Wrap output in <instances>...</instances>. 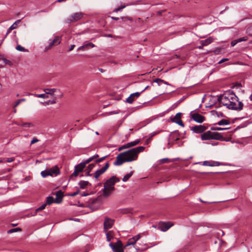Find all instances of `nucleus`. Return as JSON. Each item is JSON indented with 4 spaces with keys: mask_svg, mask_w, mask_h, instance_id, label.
<instances>
[{
    "mask_svg": "<svg viewBox=\"0 0 252 252\" xmlns=\"http://www.w3.org/2000/svg\"><path fill=\"white\" fill-rule=\"evenodd\" d=\"M4 62V63L6 64H8L9 65H11L12 64L11 62L9 60H8L5 58H2L1 59Z\"/></svg>",
    "mask_w": 252,
    "mask_h": 252,
    "instance_id": "ea45409f",
    "label": "nucleus"
},
{
    "mask_svg": "<svg viewBox=\"0 0 252 252\" xmlns=\"http://www.w3.org/2000/svg\"><path fill=\"white\" fill-rule=\"evenodd\" d=\"M247 40H248V38L247 37H243L238 38L237 40V42H240L244 41H247Z\"/></svg>",
    "mask_w": 252,
    "mask_h": 252,
    "instance_id": "a18cd8bd",
    "label": "nucleus"
},
{
    "mask_svg": "<svg viewBox=\"0 0 252 252\" xmlns=\"http://www.w3.org/2000/svg\"><path fill=\"white\" fill-rule=\"evenodd\" d=\"M86 165V164L84 161L76 165L75 167L74 171L71 175V177L77 176L80 172H82L83 171Z\"/></svg>",
    "mask_w": 252,
    "mask_h": 252,
    "instance_id": "0eeeda50",
    "label": "nucleus"
},
{
    "mask_svg": "<svg viewBox=\"0 0 252 252\" xmlns=\"http://www.w3.org/2000/svg\"><path fill=\"white\" fill-rule=\"evenodd\" d=\"M60 173L59 168L57 166H55L53 168L41 171V175L42 177L45 178L48 176H53V174L57 176L60 174Z\"/></svg>",
    "mask_w": 252,
    "mask_h": 252,
    "instance_id": "20e7f679",
    "label": "nucleus"
},
{
    "mask_svg": "<svg viewBox=\"0 0 252 252\" xmlns=\"http://www.w3.org/2000/svg\"><path fill=\"white\" fill-rule=\"evenodd\" d=\"M140 143V140H135L134 141H132V142H130V145L131 146V147H133V146H134L137 144H138L139 143Z\"/></svg>",
    "mask_w": 252,
    "mask_h": 252,
    "instance_id": "37998d69",
    "label": "nucleus"
},
{
    "mask_svg": "<svg viewBox=\"0 0 252 252\" xmlns=\"http://www.w3.org/2000/svg\"><path fill=\"white\" fill-rule=\"evenodd\" d=\"M16 49L18 51H21V52H28V50L26 49H25L24 47L21 46L20 45H18L16 47Z\"/></svg>",
    "mask_w": 252,
    "mask_h": 252,
    "instance_id": "473e14b6",
    "label": "nucleus"
},
{
    "mask_svg": "<svg viewBox=\"0 0 252 252\" xmlns=\"http://www.w3.org/2000/svg\"><path fill=\"white\" fill-rule=\"evenodd\" d=\"M109 246L112 248L113 252H124L123 244L120 240H118L116 243H110Z\"/></svg>",
    "mask_w": 252,
    "mask_h": 252,
    "instance_id": "39448f33",
    "label": "nucleus"
},
{
    "mask_svg": "<svg viewBox=\"0 0 252 252\" xmlns=\"http://www.w3.org/2000/svg\"><path fill=\"white\" fill-rule=\"evenodd\" d=\"M74 47H75V45H74V44H73V45H71V46H70V47L69 48V49L68 51H72V50L74 49Z\"/></svg>",
    "mask_w": 252,
    "mask_h": 252,
    "instance_id": "680f3d73",
    "label": "nucleus"
},
{
    "mask_svg": "<svg viewBox=\"0 0 252 252\" xmlns=\"http://www.w3.org/2000/svg\"><path fill=\"white\" fill-rule=\"evenodd\" d=\"M142 93L136 92L130 94V95L126 99V102L129 103H131L134 101L135 97H138Z\"/></svg>",
    "mask_w": 252,
    "mask_h": 252,
    "instance_id": "a211bd4d",
    "label": "nucleus"
},
{
    "mask_svg": "<svg viewBox=\"0 0 252 252\" xmlns=\"http://www.w3.org/2000/svg\"><path fill=\"white\" fill-rule=\"evenodd\" d=\"M218 100L229 109L240 111L243 108V103L239 101L238 97L232 91L225 92L219 96Z\"/></svg>",
    "mask_w": 252,
    "mask_h": 252,
    "instance_id": "f257e3e1",
    "label": "nucleus"
},
{
    "mask_svg": "<svg viewBox=\"0 0 252 252\" xmlns=\"http://www.w3.org/2000/svg\"><path fill=\"white\" fill-rule=\"evenodd\" d=\"M114 220L109 219L107 217L105 218L104 222V229L105 230L108 229L112 227L114 224Z\"/></svg>",
    "mask_w": 252,
    "mask_h": 252,
    "instance_id": "2eb2a0df",
    "label": "nucleus"
},
{
    "mask_svg": "<svg viewBox=\"0 0 252 252\" xmlns=\"http://www.w3.org/2000/svg\"><path fill=\"white\" fill-rule=\"evenodd\" d=\"M237 43V40L236 41L235 40V41H232L231 44L232 46H234Z\"/></svg>",
    "mask_w": 252,
    "mask_h": 252,
    "instance_id": "69168bd1",
    "label": "nucleus"
},
{
    "mask_svg": "<svg viewBox=\"0 0 252 252\" xmlns=\"http://www.w3.org/2000/svg\"><path fill=\"white\" fill-rule=\"evenodd\" d=\"M21 126L24 127H30L32 126V124L30 123H23Z\"/></svg>",
    "mask_w": 252,
    "mask_h": 252,
    "instance_id": "49530a36",
    "label": "nucleus"
},
{
    "mask_svg": "<svg viewBox=\"0 0 252 252\" xmlns=\"http://www.w3.org/2000/svg\"><path fill=\"white\" fill-rule=\"evenodd\" d=\"M202 165L205 166H219L220 165V163L218 161H204L203 162Z\"/></svg>",
    "mask_w": 252,
    "mask_h": 252,
    "instance_id": "6ab92c4d",
    "label": "nucleus"
},
{
    "mask_svg": "<svg viewBox=\"0 0 252 252\" xmlns=\"http://www.w3.org/2000/svg\"><path fill=\"white\" fill-rule=\"evenodd\" d=\"M181 113H178L174 117H171L170 119L172 122L175 123L180 126L184 127V124L181 120Z\"/></svg>",
    "mask_w": 252,
    "mask_h": 252,
    "instance_id": "9d476101",
    "label": "nucleus"
},
{
    "mask_svg": "<svg viewBox=\"0 0 252 252\" xmlns=\"http://www.w3.org/2000/svg\"><path fill=\"white\" fill-rule=\"evenodd\" d=\"M91 202H92L93 204L95 203L96 201H97V199H93L91 200Z\"/></svg>",
    "mask_w": 252,
    "mask_h": 252,
    "instance_id": "052dcab7",
    "label": "nucleus"
},
{
    "mask_svg": "<svg viewBox=\"0 0 252 252\" xmlns=\"http://www.w3.org/2000/svg\"><path fill=\"white\" fill-rule=\"evenodd\" d=\"M79 193V190L77 189L76 190V191H75L74 192H73V193H71L68 194V196H75L76 195L78 194Z\"/></svg>",
    "mask_w": 252,
    "mask_h": 252,
    "instance_id": "de8ad7c7",
    "label": "nucleus"
},
{
    "mask_svg": "<svg viewBox=\"0 0 252 252\" xmlns=\"http://www.w3.org/2000/svg\"><path fill=\"white\" fill-rule=\"evenodd\" d=\"M14 160V158H7V160H6L7 162H11Z\"/></svg>",
    "mask_w": 252,
    "mask_h": 252,
    "instance_id": "5fc2aeb1",
    "label": "nucleus"
},
{
    "mask_svg": "<svg viewBox=\"0 0 252 252\" xmlns=\"http://www.w3.org/2000/svg\"><path fill=\"white\" fill-rule=\"evenodd\" d=\"M111 19L116 21H118L119 19V18L115 17H111Z\"/></svg>",
    "mask_w": 252,
    "mask_h": 252,
    "instance_id": "338daca9",
    "label": "nucleus"
},
{
    "mask_svg": "<svg viewBox=\"0 0 252 252\" xmlns=\"http://www.w3.org/2000/svg\"><path fill=\"white\" fill-rule=\"evenodd\" d=\"M228 129V128H222L220 127H212L211 128V130H222L224 129Z\"/></svg>",
    "mask_w": 252,
    "mask_h": 252,
    "instance_id": "e433bc0d",
    "label": "nucleus"
},
{
    "mask_svg": "<svg viewBox=\"0 0 252 252\" xmlns=\"http://www.w3.org/2000/svg\"><path fill=\"white\" fill-rule=\"evenodd\" d=\"M89 184V183L88 181H81L79 183V185L81 189H84Z\"/></svg>",
    "mask_w": 252,
    "mask_h": 252,
    "instance_id": "c85d7f7f",
    "label": "nucleus"
},
{
    "mask_svg": "<svg viewBox=\"0 0 252 252\" xmlns=\"http://www.w3.org/2000/svg\"><path fill=\"white\" fill-rule=\"evenodd\" d=\"M46 206V203L42 204L39 207H38L37 209H36V212H38L39 211L44 209Z\"/></svg>",
    "mask_w": 252,
    "mask_h": 252,
    "instance_id": "79ce46f5",
    "label": "nucleus"
},
{
    "mask_svg": "<svg viewBox=\"0 0 252 252\" xmlns=\"http://www.w3.org/2000/svg\"><path fill=\"white\" fill-rule=\"evenodd\" d=\"M98 157H99L98 155L95 154V155H94L93 156L90 157L88 159L84 160V162L86 163V164H87L89 163H90V162H91L92 161H93V160L96 159Z\"/></svg>",
    "mask_w": 252,
    "mask_h": 252,
    "instance_id": "a878e982",
    "label": "nucleus"
},
{
    "mask_svg": "<svg viewBox=\"0 0 252 252\" xmlns=\"http://www.w3.org/2000/svg\"><path fill=\"white\" fill-rule=\"evenodd\" d=\"M25 100H26L25 98H21V99L17 100L15 102V104H14V105L13 106L14 108H15L16 107L18 106L21 102L25 101Z\"/></svg>",
    "mask_w": 252,
    "mask_h": 252,
    "instance_id": "c9c22d12",
    "label": "nucleus"
},
{
    "mask_svg": "<svg viewBox=\"0 0 252 252\" xmlns=\"http://www.w3.org/2000/svg\"><path fill=\"white\" fill-rule=\"evenodd\" d=\"M228 59L227 58H224V59H222L221 60H220L219 62V63H221L225 61H228Z\"/></svg>",
    "mask_w": 252,
    "mask_h": 252,
    "instance_id": "13d9d810",
    "label": "nucleus"
},
{
    "mask_svg": "<svg viewBox=\"0 0 252 252\" xmlns=\"http://www.w3.org/2000/svg\"><path fill=\"white\" fill-rule=\"evenodd\" d=\"M230 124V122L229 120L226 119H222L217 124L220 126H222L227 125H229Z\"/></svg>",
    "mask_w": 252,
    "mask_h": 252,
    "instance_id": "cd10ccee",
    "label": "nucleus"
},
{
    "mask_svg": "<svg viewBox=\"0 0 252 252\" xmlns=\"http://www.w3.org/2000/svg\"><path fill=\"white\" fill-rule=\"evenodd\" d=\"M21 231V229L20 228L17 227L15 228H12L7 231L8 233H12L14 232H16L17 231Z\"/></svg>",
    "mask_w": 252,
    "mask_h": 252,
    "instance_id": "f704fd0d",
    "label": "nucleus"
},
{
    "mask_svg": "<svg viewBox=\"0 0 252 252\" xmlns=\"http://www.w3.org/2000/svg\"><path fill=\"white\" fill-rule=\"evenodd\" d=\"M170 161H171V160L168 158H164L160 160V162L161 163H168Z\"/></svg>",
    "mask_w": 252,
    "mask_h": 252,
    "instance_id": "58836bf2",
    "label": "nucleus"
},
{
    "mask_svg": "<svg viewBox=\"0 0 252 252\" xmlns=\"http://www.w3.org/2000/svg\"><path fill=\"white\" fill-rule=\"evenodd\" d=\"M122 20H124V19H127V20H128L129 21H132V18H131V17H122Z\"/></svg>",
    "mask_w": 252,
    "mask_h": 252,
    "instance_id": "6e6d98bb",
    "label": "nucleus"
},
{
    "mask_svg": "<svg viewBox=\"0 0 252 252\" xmlns=\"http://www.w3.org/2000/svg\"><path fill=\"white\" fill-rule=\"evenodd\" d=\"M204 46H205L203 45L202 43H201V45L198 46L197 48L199 49H202Z\"/></svg>",
    "mask_w": 252,
    "mask_h": 252,
    "instance_id": "0e129e2a",
    "label": "nucleus"
},
{
    "mask_svg": "<svg viewBox=\"0 0 252 252\" xmlns=\"http://www.w3.org/2000/svg\"><path fill=\"white\" fill-rule=\"evenodd\" d=\"M114 189V187H110L108 185L104 184V188L103 189V194L104 196L107 197L109 196Z\"/></svg>",
    "mask_w": 252,
    "mask_h": 252,
    "instance_id": "4468645a",
    "label": "nucleus"
},
{
    "mask_svg": "<svg viewBox=\"0 0 252 252\" xmlns=\"http://www.w3.org/2000/svg\"><path fill=\"white\" fill-rule=\"evenodd\" d=\"M109 162H107L104 166L102 167L101 169H99L96 170L95 173L94 174L93 176L95 179H97L98 177L103 174L109 168Z\"/></svg>",
    "mask_w": 252,
    "mask_h": 252,
    "instance_id": "1a4fd4ad",
    "label": "nucleus"
},
{
    "mask_svg": "<svg viewBox=\"0 0 252 252\" xmlns=\"http://www.w3.org/2000/svg\"><path fill=\"white\" fill-rule=\"evenodd\" d=\"M145 149L143 146H139L119 154L117 156L116 160L114 162V165L119 166L126 162L135 160L138 154L143 151Z\"/></svg>",
    "mask_w": 252,
    "mask_h": 252,
    "instance_id": "f03ea898",
    "label": "nucleus"
},
{
    "mask_svg": "<svg viewBox=\"0 0 252 252\" xmlns=\"http://www.w3.org/2000/svg\"><path fill=\"white\" fill-rule=\"evenodd\" d=\"M110 234V232H109L106 234V238H107V240L108 241H110L111 240V237Z\"/></svg>",
    "mask_w": 252,
    "mask_h": 252,
    "instance_id": "3c124183",
    "label": "nucleus"
},
{
    "mask_svg": "<svg viewBox=\"0 0 252 252\" xmlns=\"http://www.w3.org/2000/svg\"><path fill=\"white\" fill-rule=\"evenodd\" d=\"M119 181L120 180L118 178L116 177V176H112L108 179L104 184L105 185H108L110 187H114L115 184Z\"/></svg>",
    "mask_w": 252,
    "mask_h": 252,
    "instance_id": "f8f14e48",
    "label": "nucleus"
},
{
    "mask_svg": "<svg viewBox=\"0 0 252 252\" xmlns=\"http://www.w3.org/2000/svg\"><path fill=\"white\" fill-rule=\"evenodd\" d=\"M157 134V132H153L151 134V137H152L154 135H156Z\"/></svg>",
    "mask_w": 252,
    "mask_h": 252,
    "instance_id": "774afa93",
    "label": "nucleus"
},
{
    "mask_svg": "<svg viewBox=\"0 0 252 252\" xmlns=\"http://www.w3.org/2000/svg\"><path fill=\"white\" fill-rule=\"evenodd\" d=\"M247 32L248 33V34L250 35V36H252V26L250 27L248 29H247Z\"/></svg>",
    "mask_w": 252,
    "mask_h": 252,
    "instance_id": "8fccbe9b",
    "label": "nucleus"
},
{
    "mask_svg": "<svg viewBox=\"0 0 252 252\" xmlns=\"http://www.w3.org/2000/svg\"><path fill=\"white\" fill-rule=\"evenodd\" d=\"M119 113V111H113L106 113L107 115H110L112 114H117Z\"/></svg>",
    "mask_w": 252,
    "mask_h": 252,
    "instance_id": "09e8293b",
    "label": "nucleus"
},
{
    "mask_svg": "<svg viewBox=\"0 0 252 252\" xmlns=\"http://www.w3.org/2000/svg\"><path fill=\"white\" fill-rule=\"evenodd\" d=\"M83 16V14L82 12L74 13L67 19V22L68 23L76 22L81 19Z\"/></svg>",
    "mask_w": 252,
    "mask_h": 252,
    "instance_id": "6e6552de",
    "label": "nucleus"
},
{
    "mask_svg": "<svg viewBox=\"0 0 252 252\" xmlns=\"http://www.w3.org/2000/svg\"><path fill=\"white\" fill-rule=\"evenodd\" d=\"M85 172H86V175L87 176H92L93 175L92 174H90L91 171L87 170L86 169L85 170Z\"/></svg>",
    "mask_w": 252,
    "mask_h": 252,
    "instance_id": "864d4df0",
    "label": "nucleus"
},
{
    "mask_svg": "<svg viewBox=\"0 0 252 252\" xmlns=\"http://www.w3.org/2000/svg\"><path fill=\"white\" fill-rule=\"evenodd\" d=\"M126 6V5H121V6H119L118 7V8L115 9L114 10H113V12H118V11H121L122 9H123V8H125Z\"/></svg>",
    "mask_w": 252,
    "mask_h": 252,
    "instance_id": "4c0bfd02",
    "label": "nucleus"
},
{
    "mask_svg": "<svg viewBox=\"0 0 252 252\" xmlns=\"http://www.w3.org/2000/svg\"><path fill=\"white\" fill-rule=\"evenodd\" d=\"M201 138L202 140L215 139L220 140L221 141H226L221 133L217 132H212L211 131H207L202 134L201 135Z\"/></svg>",
    "mask_w": 252,
    "mask_h": 252,
    "instance_id": "7ed1b4c3",
    "label": "nucleus"
},
{
    "mask_svg": "<svg viewBox=\"0 0 252 252\" xmlns=\"http://www.w3.org/2000/svg\"><path fill=\"white\" fill-rule=\"evenodd\" d=\"M53 202H55L54 199L52 196H48L46 198V203L48 205H50Z\"/></svg>",
    "mask_w": 252,
    "mask_h": 252,
    "instance_id": "2f4dec72",
    "label": "nucleus"
},
{
    "mask_svg": "<svg viewBox=\"0 0 252 252\" xmlns=\"http://www.w3.org/2000/svg\"><path fill=\"white\" fill-rule=\"evenodd\" d=\"M141 235L140 234H137L136 236L131 238V239L133 240V242H127V244L125 246V247L130 246V245H134L136 242L140 239Z\"/></svg>",
    "mask_w": 252,
    "mask_h": 252,
    "instance_id": "4be33fe9",
    "label": "nucleus"
},
{
    "mask_svg": "<svg viewBox=\"0 0 252 252\" xmlns=\"http://www.w3.org/2000/svg\"><path fill=\"white\" fill-rule=\"evenodd\" d=\"M132 174H133L132 171L129 172V173L126 174L123 178V182L127 181L131 177Z\"/></svg>",
    "mask_w": 252,
    "mask_h": 252,
    "instance_id": "c756f323",
    "label": "nucleus"
},
{
    "mask_svg": "<svg viewBox=\"0 0 252 252\" xmlns=\"http://www.w3.org/2000/svg\"><path fill=\"white\" fill-rule=\"evenodd\" d=\"M95 166V164L94 163L89 164L88 165V166L87 167L86 169H87V170L91 171L92 170L94 167Z\"/></svg>",
    "mask_w": 252,
    "mask_h": 252,
    "instance_id": "a19ab883",
    "label": "nucleus"
},
{
    "mask_svg": "<svg viewBox=\"0 0 252 252\" xmlns=\"http://www.w3.org/2000/svg\"><path fill=\"white\" fill-rule=\"evenodd\" d=\"M28 95H33L35 96L36 97L43 98H48V96L47 95V94L46 93L42 94H32L31 93H29L28 94Z\"/></svg>",
    "mask_w": 252,
    "mask_h": 252,
    "instance_id": "bb28decb",
    "label": "nucleus"
},
{
    "mask_svg": "<svg viewBox=\"0 0 252 252\" xmlns=\"http://www.w3.org/2000/svg\"><path fill=\"white\" fill-rule=\"evenodd\" d=\"M220 51V48H218V49H216L214 52L216 53V54H218Z\"/></svg>",
    "mask_w": 252,
    "mask_h": 252,
    "instance_id": "e2e57ef3",
    "label": "nucleus"
},
{
    "mask_svg": "<svg viewBox=\"0 0 252 252\" xmlns=\"http://www.w3.org/2000/svg\"><path fill=\"white\" fill-rule=\"evenodd\" d=\"M173 224L171 222H161L160 224V229L162 231H166L170 228Z\"/></svg>",
    "mask_w": 252,
    "mask_h": 252,
    "instance_id": "dca6fc26",
    "label": "nucleus"
},
{
    "mask_svg": "<svg viewBox=\"0 0 252 252\" xmlns=\"http://www.w3.org/2000/svg\"><path fill=\"white\" fill-rule=\"evenodd\" d=\"M61 42V38L57 36L53 40H50L49 45L45 48L46 50L50 49L53 46L57 45Z\"/></svg>",
    "mask_w": 252,
    "mask_h": 252,
    "instance_id": "ddd939ff",
    "label": "nucleus"
},
{
    "mask_svg": "<svg viewBox=\"0 0 252 252\" xmlns=\"http://www.w3.org/2000/svg\"><path fill=\"white\" fill-rule=\"evenodd\" d=\"M213 38L212 37H209V38H207L205 40L200 41V43H202L203 45L207 46L211 43L212 42H213Z\"/></svg>",
    "mask_w": 252,
    "mask_h": 252,
    "instance_id": "b1692460",
    "label": "nucleus"
},
{
    "mask_svg": "<svg viewBox=\"0 0 252 252\" xmlns=\"http://www.w3.org/2000/svg\"><path fill=\"white\" fill-rule=\"evenodd\" d=\"M108 157V156H105L104 157H103L101 158H99L98 159H97L95 160V163H99V162H102L103 160H104L107 157Z\"/></svg>",
    "mask_w": 252,
    "mask_h": 252,
    "instance_id": "c03bdc74",
    "label": "nucleus"
},
{
    "mask_svg": "<svg viewBox=\"0 0 252 252\" xmlns=\"http://www.w3.org/2000/svg\"><path fill=\"white\" fill-rule=\"evenodd\" d=\"M211 113H212V114L213 115L217 116L218 117H223V113L220 112H218L217 111L213 110V111H211Z\"/></svg>",
    "mask_w": 252,
    "mask_h": 252,
    "instance_id": "7c9ffc66",
    "label": "nucleus"
},
{
    "mask_svg": "<svg viewBox=\"0 0 252 252\" xmlns=\"http://www.w3.org/2000/svg\"><path fill=\"white\" fill-rule=\"evenodd\" d=\"M190 117L191 119L198 123H202L205 120V117L197 112L191 111L190 113Z\"/></svg>",
    "mask_w": 252,
    "mask_h": 252,
    "instance_id": "423d86ee",
    "label": "nucleus"
},
{
    "mask_svg": "<svg viewBox=\"0 0 252 252\" xmlns=\"http://www.w3.org/2000/svg\"><path fill=\"white\" fill-rule=\"evenodd\" d=\"M130 142H129L125 145L126 149L131 147V146H130Z\"/></svg>",
    "mask_w": 252,
    "mask_h": 252,
    "instance_id": "bf43d9fd",
    "label": "nucleus"
},
{
    "mask_svg": "<svg viewBox=\"0 0 252 252\" xmlns=\"http://www.w3.org/2000/svg\"><path fill=\"white\" fill-rule=\"evenodd\" d=\"M126 149V148L125 145H123V146H122L120 147V148H119V149H118V151H121V150H123V149Z\"/></svg>",
    "mask_w": 252,
    "mask_h": 252,
    "instance_id": "4d7b16f0",
    "label": "nucleus"
},
{
    "mask_svg": "<svg viewBox=\"0 0 252 252\" xmlns=\"http://www.w3.org/2000/svg\"><path fill=\"white\" fill-rule=\"evenodd\" d=\"M94 47H95V45L94 44H93L92 42H89V43L84 44L82 46L79 47L77 49V50L78 51H79V50L84 51V50H88L90 48H94Z\"/></svg>",
    "mask_w": 252,
    "mask_h": 252,
    "instance_id": "f3484780",
    "label": "nucleus"
},
{
    "mask_svg": "<svg viewBox=\"0 0 252 252\" xmlns=\"http://www.w3.org/2000/svg\"><path fill=\"white\" fill-rule=\"evenodd\" d=\"M153 82L157 83L158 86L161 85L162 83L167 85H169V84L168 82L159 78H156V79L153 80Z\"/></svg>",
    "mask_w": 252,
    "mask_h": 252,
    "instance_id": "393cba45",
    "label": "nucleus"
},
{
    "mask_svg": "<svg viewBox=\"0 0 252 252\" xmlns=\"http://www.w3.org/2000/svg\"><path fill=\"white\" fill-rule=\"evenodd\" d=\"M207 127L203 125L194 126L190 127V130L196 133H201L203 132Z\"/></svg>",
    "mask_w": 252,
    "mask_h": 252,
    "instance_id": "9b49d317",
    "label": "nucleus"
},
{
    "mask_svg": "<svg viewBox=\"0 0 252 252\" xmlns=\"http://www.w3.org/2000/svg\"><path fill=\"white\" fill-rule=\"evenodd\" d=\"M21 22V20H17L7 30L5 36H6L12 30L15 29L17 27V25Z\"/></svg>",
    "mask_w": 252,
    "mask_h": 252,
    "instance_id": "aec40b11",
    "label": "nucleus"
},
{
    "mask_svg": "<svg viewBox=\"0 0 252 252\" xmlns=\"http://www.w3.org/2000/svg\"><path fill=\"white\" fill-rule=\"evenodd\" d=\"M53 100H48V101L47 102H45L44 103L47 104V105H49L50 104H55L56 103V99H57V97L56 96H54V97H53Z\"/></svg>",
    "mask_w": 252,
    "mask_h": 252,
    "instance_id": "72a5a7b5",
    "label": "nucleus"
},
{
    "mask_svg": "<svg viewBox=\"0 0 252 252\" xmlns=\"http://www.w3.org/2000/svg\"><path fill=\"white\" fill-rule=\"evenodd\" d=\"M56 199L55 200V202L59 203H60L63 197V193L61 190L58 191L56 193Z\"/></svg>",
    "mask_w": 252,
    "mask_h": 252,
    "instance_id": "412c9836",
    "label": "nucleus"
},
{
    "mask_svg": "<svg viewBox=\"0 0 252 252\" xmlns=\"http://www.w3.org/2000/svg\"><path fill=\"white\" fill-rule=\"evenodd\" d=\"M44 92L47 94L51 95L53 97L54 96H56L54 94L55 92L57 91L56 89H45Z\"/></svg>",
    "mask_w": 252,
    "mask_h": 252,
    "instance_id": "5701e85b",
    "label": "nucleus"
},
{
    "mask_svg": "<svg viewBox=\"0 0 252 252\" xmlns=\"http://www.w3.org/2000/svg\"><path fill=\"white\" fill-rule=\"evenodd\" d=\"M39 141V140L36 138H34L31 142V144H33Z\"/></svg>",
    "mask_w": 252,
    "mask_h": 252,
    "instance_id": "603ef678",
    "label": "nucleus"
}]
</instances>
